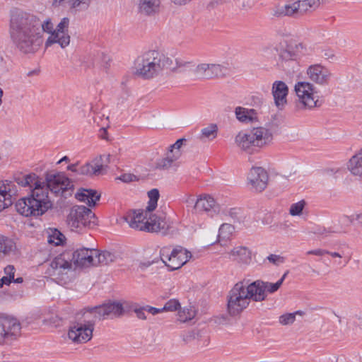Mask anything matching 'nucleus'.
<instances>
[{"instance_id": "393cba45", "label": "nucleus", "mask_w": 362, "mask_h": 362, "mask_svg": "<svg viewBox=\"0 0 362 362\" xmlns=\"http://www.w3.org/2000/svg\"><path fill=\"white\" fill-rule=\"evenodd\" d=\"M288 93L287 85L281 81H275L272 85V95L275 105L279 108H283L286 104V97Z\"/></svg>"}, {"instance_id": "412c9836", "label": "nucleus", "mask_w": 362, "mask_h": 362, "mask_svg": "<svg viewBox=\"0 0 362 362\" xmlns=\"http://www.w3.org/2000/svg\"><path fill=\"white\" fill-rule=\"evenodd\" d=\"M16 195L17 189L13 182L8 180L0 182V211L10 206Z\"/></svg>"}, {"instance_id": "4c0bfd02", "label": "nucleus", "mask_w": 362, "mask_h": 362, "mask_svg": "<svg viewBox=\"0 0 362 362\" xmlns=\"http://www.w3.org/2000/svg\"><path fill=\"white\" fill-rule=\"evenodd\" d=\"M178 310V320L182 322L191 320L196 315V310L192 306L180 308Z\"/></svg>"}, {"instance_id": "f8f14e48", "label": "nucleus", "mask_w": 362, "mask_h": 362, "mask_svg": "<svg viewBox=\"0 0 362 362\" xmlns=\"http://www.w3.org/2000/svg\"><path fill=\"white\" fill-rule=\"evenodd\" d=\"M191 257V252L180 246H177L172 250L168 247L160 250L161 260L170 270L180 269Z\"/></svg>"}, {"instance_id": "dca6fc26", "label": "nucleus", "mask_w": 362, "mask_h": 362, "mask_svg": "<svg viewBox=\"0 0 362 362\" xmlns=\"http://www.w3.org/2000/svg\"><path fill=\"white\" fill-rule=\"evenodd\" d=\"M69 19L63 18L57 25L54 32L50 35L45 42V47H48L57 43L62 48L66 47L70 44V35L68 32Z\"/></svg>"}, {"instance_id": "8fccbe9b", "label": "nucleus", "mask_w": 362, "mask_h": 362, "mask_svg": "<svg viewBox=\"0 0 362 362\" xmlns=\"http://www.w3.org/2000/svg\"><path fill=\"white\" fill-rule=\"evenodd\" d=\"M351 216L354 219V224L356 223L358 226H362V212H357Z\"/></svg>"}, {"instance_id": "2eb2a0df", "label": "nucleus", "mask_w": 362, "mask_h": 362, "mask_svg": "<svg viewBox=\"0 0 362 362\" xmlns=\"http://www.w3.org/2000/svg\"><path fill=\"white\" fill-rule=\"evenodd\" d=\"M20 323L13 318L0 315V344H9L20 335Z\"/></svg>"}, {"instance_id": "6ab92c4d", "label": "nucleus", "mask_w": 362, "mask_h": 362, "mask_svg": "<svg viewBox=\"0 0 362 362\" xmlns=\"http://www.w3.org/2000/svg\"><path fill=\"white\" fill-rule=\"evenodd\" d=\"M268 179L267 171L262 167L252 168L247 176L249 184L257 192H262L267 187Z\"/></svg>"}, {"instance_id": "0e129e2a", "label": "nucleus", "mask_w": 362, "mask_h": 362, "mask_svg": "<svg viewBox=\"0 0 362 362\" xmlns=\"http://www.w3.org/2000/svg\"><path fill=\"white\" fill-rule=\"evenodd\" d=\"M100 136L102 139H107V138H106V136H105V134H106V129H105V128H103H103H101V129H100Z\"/></svg>"}, {"instance_id": "1a4fd4ad", "label": "nucleus", "mask_w": 362, "mask_h": 362, "mask_svg": "<svg viewBox=\"0 0 362 362\" xmlns=\"http://www.w3.org/2000/svg\"><path fill=\"white\" fill-rule=\"evenodd\" d=\"M320 5V0H298L292 4L276 7L273 10V16H299L317 9Z\"/></svg>"}, {"instance_id": "69168bd1", "label": "nucleus", "mask_w": 362, "mask_h": 362, "mask_svg": "<svg viewBox=\"0 0 362 362\" xmlns=\"http://www.w3.org/2000/svg\"><path fill=\"white\" fill-rule=\"evenodd\" d=\"M354 323L362 329V317H358L356 320H354Z\"/></svg>"}, {"instance_id": "f3484780", "label": "nucleus", "mask_w": 362, "mask_h": 362, "mask_svg": "<svg viewBox=\"0 0 362 362\" xmlns=\"http://www.w3.org/2000/svg\"><path fill=\"white\" fill-rule=\"evenodd\" d=\"M93 331V324L88 323V325H83L77 323L70 327L68 337L69 339L75 343H86L92 338Z\"/></svg>"}, {"instance_id": "c85d7f7f", "label": "nucleus", "mask_w": 362, "mask_h": 362, "mask_svg": "<svg viewBox=\"0 0 362 362\" xmlns=\"http://www.w3.org/2000/svg\"><path fill=\"white\" fill-rule=\"evenodd\" d=\"M347 169L354 176L362 177V148L350 158Z\"/></svg>"}, {"instance_id": "423d86ee", "label": "nucleus", "mask_w": 362, "mask_h": 362, "mask_svg": "<svg viewBox=\"0 0 362 362\" xmlns=\"http://www.w3.org/2000/svg\"><path fill=\"white\" fill-rule=\"evenodd\" d=\"M273 133L265 127H253L249 132H240L235 137V145L241 150L252 153L253 148H264L272 144Z\"/></svg>"}, {"instance_id": "f03ea898", "label": "nucleus", "mask_w": 362, "mask_h": 362, "mask_svg": "<svg viewBox=\"0 0 362 362\" xmlns=\"http://www.w3.org/2000/svg\"><path fill=\"white\" fill-rule=\"evenodd\" d=\"M11 35L17 48L24 54L36 52L43 42L40 21L23 12L12 15Z\"/></svg>"}, {"instance_id": "2f4dec72", "label": "nucleus", "mask_w": 362, "mask_h": 362, "mask_svg": "<svg viewBox=\"0 0 362 362\" xmlns=\"http://www.w3.org/2000/svg\"><path fill=\"white\" fill-rule=\"evenodd\" d=\"M181 156L179 151H173L170 149L166 153L165 157L159 159L156 163V168L159 169H168L173 163L177 160Z\"/></svg>"}, {"instance_id": "052dcab7", "label": "nucleus", "mask_w": 362, "mask_h": 362, "mask_svg": "<svg viewBox=\"0 0 362 362\" xmlns=\"http://www.w3.org/2000/svg\"><path fill=\"white\" fill-rule=\"evenodd\" d=\"M175 4L185 5L189 2L191 0H171Z\"/></svg>"}, {"instance_id": "e2e57ef3", "label": "nucleus", "mask_w": 362, "mask_h": 362, "mask_svg": "<svg viewBox=\"0 0 362 362\" xmlns=\"http://www.w3.org/2000/svg\"><path fill=\"white\" fill-rule=\"evenodd\" d=\"M327 255H329L330 256L333 257H342V255L339 253V252H329V253H327Z\"/></svg>"}, {"instance_id": "7ed1b4c3", "label": "nucleus", "mask_w": 362, "mask_h": 362, "mask_svg": "<svg viewBox=\"0 0 362 362\" xmlns=\"http://www.w3.org/2000/svg\"><path fill=\"white\" fill-rule=\"evenodd\" d=\"M97 250L81 248L74 252L66 251L55 257L49 263L46 274L60 281H66L75 267L95 266Z\"/></svg>"}, {"instance_id": "338daca9", "label": "nucleus", "mask_w": 362, "mask_h": 362, "mask_svg": "<svg viewBox=\"0 0 362 362\" xmlns=\"http://www.w3.org/2000/svg\"><path fill=\"white\" fill-rule=\"evenodd\" d=\"M68 160H69V158L67 156H64L62 159H60L59 161H58V163H61L62 162H67Z\"/></svg>"}, {"instance_id": "c9c22d12", "label": "nucleus", "mask_w": 362, "mask_h": 362, "mask_svg": "<svg viewBox=\"0 0 362 362\" xmlns=\"http://www.w3.org/2000/svg\"><path fill=\"white\" fill-rule=\"evenodd\" d=\"M222 213L226 216H229L236 223H245L247 221L246 214L240 208L224 209L222 211Z\"/></svg>"}, {"instance_id": "cd10ccee", "label": "nucleus", "mask_w": 362, "mask_h": 362, "mask_svg": "<svg viewBox=\"0 0 362 362\" xmlns=\"http://www.w3.org/2000/svg\"><path fill=\"white\" fill-rule=\"evenodd\" d=\"M236 119L241 123H253L258 120V115L255 110L245 108L243 107H236L235 109Z\"/></svg>"}, {"instance_id": "de8ad7c7", "label": "nucleus", "mask_w": 362, "mask_h": 362, "mask_svg": "<svg viewBox=\"0 0 362 362\" xmlns=\"http://www.w3.org/2000/svg\"><path fill=\"white\" fill-rule=\"evenodd\" d=\"M327 253H329V251L322 249L309 250L306 252L307 255H313L316 256H323Z\"/></svg>"}, {"instance_id": "a18cd8bd", "label": "nucleus", "mask_w": 362, "mask_h": 362, "mask_svg": "<svg viewBox=\"0 0 362 362\" xmlns=\"http://www.w3.org/2000/svg\"><path fill=\"white\" fill-rule=\"evenodd\" d=\"M90 0H69V3L71 7L81 8H85L88 6Z\"/></svg>"}, {"instance_id": "09e8293b", "label": "nucleus", "mask_w": 362, "mask_h": 362, "mask_svg": "<svg viewBox=\"0 0 362 362\" xmlns=\"http://www.w3.org/2000/svg\"><path fill=\"white\" fill-rule=\"evenodd\" d=\"M253 6V2L251 0H243L238 6L244 11L251 8Z\"/></svg>"}, {"instance_id": "b1692460", "label": "nucleus", "mask_w": 362, "mask_h": 362, "mask_svg": "<svg viewBox=\"0 0 362 362\" xmlns=\"http://www.w3.org/2000/svg\"><path fill=\"white\" fill-rule=\"evenodd\" d=\"M106 165L102 156L95 157L90 162L86 163L79 168V175L93 176L103 174Z\"/></svg>"}, {"instance_id": "6e6d98bb", "label": "nucleus", "mask_w": 362, "mask_h": 362, "mask_svg": "<svg viewBox=\"0 0 362 362\" xmlns=\"http://www.w3.org/2000/svg\"><path fill=\"white\" fill-rule=\"evenodd\" d=\"M134 176L131 174H124L119 177V180L124 182H129L133 180Z\"/></svg>"}, {"instance_id": "7c9ffc66", "label": "nucleus", "mask_w": 362, "mask_h": 362, "mask_svg": "<svg viewBox=\"0 0 362 362\" xmlns=\"http://www.w3.org/2000/svg\"><path fill=\"white\" fill-rule=\"evenodd\" d=\"M75 197L78 201L86 203L89 206H93L100 196L95 190L81 189Z\"/></svg>"}, {"instance_id": "6e6552de", "label": "nucleus", "mask_w": 362, "mask_h": 362, "mask_svg": "<svg viewBox=\"0 0 362 362\" xmlns=\"http://www.w3.org/2000/svg\"><path fill=\"white\" fill-rule=\"evenodd\" d=\"M148 196L149 202L146 209L132 211L124 217V220L132 228L143 230V228L145 227V221L146 218H147L148 214L156 209L159 198L158 190L156 189L150 190L148 192Z\"/></svg>"}, {"instance_id": "603ef678", "label": "nucleus", "mask_w": 362, "mask_h": 362, "mask_svg": "<svg viewBox=\"0 0 362 362\" xmlns=\"http://www.w3.org/2000/svg\"><path fill=\"white\" fill-rule=\"evenodd\" d=\"M145 309H146V311H147L148 313L152 314L153 315H157V314H158L160 313L163 312V310H162V308H156L151 307V306H149V305L146 306Z\"/></svg>"}, {"instance_id": "39448f33", "label": "nucleus", "mask_w": 362, "mask_h": 362, "mask_svg": "<svg viewBox=\"0 0 362 362\" xmlns=\"http://www.w3.org/2000/svg\"><path fill=\"white\" fill-rule=\"evenodd\" d=\"M171 60L156 50L148 51L139 56L134 62V74L144 78H151L168 68Z\"/></svg>"}, {"instance_id": "f257e3e1", "label": "nucleus", "mask_w": 362, "mask_h": 362, "mask_svg": "<svg viewBox=\"0 0 362 362\" xmlns=\"http://www.w3.org/2000/svg\"><path fill=\"white\" fill-rule=\"evenodd\" d=\"M18 184L28 187L30 194L20 199L16 204V211L24 216H38L45 214L52 206L49 192L57 194L69 189L71 182L63 173H49L45 177L29 174L18 179Z\"/></svg>"}, {"instance_id": "ddd939ff", "label": "nucleus", "mask_w": 362, "mask_h": 362, "mask_svg": "<svg viewBox=\"0 0 362 362\" xmlns=\"http://www.w3.org/2000/svg\"><path fill=\"white\" fill-rule=\"evenodd\" d=\"M188 204H194L192 213L194 216L206 213L210 216L221 213V209L219 205L216 204L213 197L207 194L199 196L196 200L189 196L186 200Z\"/></svg>"}, {"instance_id": "f704fd0d", "label": "nucleus", "mask_w": 362, "mask_h": 362, "mask_svg": "<svg viewBox=\"0 0 362 362\" xmlns=\"http://www.w3.org/2000/svg\"><path fill=\"white\" fill-rule=\"evenodd\" d=\"M47 242L49 244L56 246L62 245L66 240V238L59 230L56 228H49L47 231Z\"/></svg>"}, {"instance_id": "37998d69", "label": "nucleus", "mask_w": 362, "mask_h": 362, "mask_svg": "<svg viewBox=\"0 0 362 362\" xmlns=\"http://www.w3.org/2000/svg\"><path fill=\"white\" fill-rule=\"evenodd\" d=\"M40 30L41 31L42 30L44 32L49 33L50 35H52L53 33V32H54V29L53 28V24L52 23V22L49 19H47L43 23H41L40 21Z\"/></svg>"}, {"instance_id": "4d7b16f0", "label": "nucleus", "mask_w": 362, "mask_h": 362, "mask_svg": "<svg viewBox=\"0 0 362 362\" xmlns=\"http://www.w3.org/2000/svg\"><path fill=\"white\" fill-rule=\"evenodd\" d=\"M323 57L327 59H333L334 58V54L332 50H325Z\"/></svg>"}, {"instance_id": "9d476101", "label": "nucleus", "mask_w": 362, "mask_h": 362, "mask_svg": "<svg viewBox=\"0 0 362 362\" xmlns=\"http://www.w3.org/2000/svg\"><path fill=\"white\" fill-rule=\"evenodd\" d=\"M298 105L311 110L320 105L319 96L314 86L308 81H298L294 86Z\"/></svg>"}, {"instance_id": "473e14b6", "label": "nucleus", "mask_w": 362, "mask_h": 362, "mask_svg": "<svg viewBox=\"0 0 362 362\" xmlns=\"http://www.w3.org/2000/svg\"><path fill=\"white\" fill-rule=\"evenodd\" d=\"M16 249V243L13 239L0 235V259L9 255L11 253L13 252Z\"/></svg>"}, {"instance_id": "a211bd4d", "label": "nucleus", "mask_w": 362, "mask_h": 362, "mask_svg": "<svg viewBox=\"0 0 362 362\" xmlns=\"http://www.w3.org/2000/svg\"><path fill=\"white\" fill-rule=\"evenodd\" d=\"M90 312L95 313V317L100 319L113 318L123 314L122 305L119 302H112L90 309Z\"/></svg>"}, {"instance_id": "0eeeda50", "label": "nucleus", "mask_w": 362, "mask_h": 362, "mask_svg": "<svg viewBox=\"0 0 362 362\" xmlns=\"http://www.w3.org/2000/svg\"><path fill=\"white\" fill-rule=\"evenodd\" d=\"M67 224L70 229L81 232L84 228H93L96 225L95 214L84 206H74L67 217Z\"/></svg>"}, {"instance_id": "4468645a", "label": "nucleus", "mask_w": 362, "mask_h": 362, "mask_svg": "<svg viewBox=\"0 0 362 362\" xmlns=\"http://www.w3.org/2000/svg\"><path fill=\"white\" fill-rule=\"evenodd\" d=\"M230 66L228 63H200L194 70V75L200 78L211 79L228 74Z\"/></svg>"}, {"instance_id": "e433bc0d", "label": "nucleus", "mask_w": 362, "mask_h": 362, "mask_svg": "<svg viewBox=\"0 0 362 362\" xmlns=\"http://www.w3.org/2000/svg\"><path fill=\"white\" fill-rule=\"evenodd\" d=\"M97 257L95 258V266L99 264L107 265L114 262L117 259V255L115 253L103 251L100 252L97 250Z\"/></svg>"}, {"instance_id": "bf43d9fd", "label": "nucleus", "mask_w": 362, "mask_h": 362, "mask_svg": "<svg viewBox=\"0 0 362 362\" xmlns=\"http://www.w3.org/2000/svg\"><path fill=\"white\" fill-rule=\"evenodd\" d=\"M67 169L69 170H71L72 172H75V173H77L78 174H79V168L78 169L77 168L76 164H71V165H69L67 167Z\"/></svg>"}, {"instance_id": "79ce46f5", "label": "nucleus", "mask_w": 362, "mask_h": 362, "mask_svg": "<svg viewBox=\"0 0 362 362\" xmlns=\"http://www.w3.org/2000/svg\"><path fill=\"white\" fill-rule=\"evenodd\" d=\"M180 308V303L177 299H170L165 303V305L162 308L163 311L173 312Z\"/></svg>"}, {"instance_id": "aec40b11", "label": "nucleus", "mask_w": 362, "mask_h": 362, "mask_svg": "<svg viewBox=\"0 0 362 362\" xmlns=\"http://www.w3.org/2000/svg\"><path fill=\"white\" fill-rule=\"evenodd\" d=\"M287 273H285L282 277L276 283H269L263 281L261 280H256L252 282V284H255V291H257V293H259V294H257V301L262 302L264 300L267 296V293H272L276 291L281 284H283Z\"/></svg>"}, {"instance_id": "ea45409f", "label": "nucleus", "mask_w": 362, "mask_h": 362, "mask_svg": "<svg viewBox=\"0 0 362 362\" xmlns=\"http://www.w3.org/2000/svg\"><path fill=\"white\" fill-rule=\"evenodd\" d=\"M234 227L231 224L229 223H223L218 230V239L219 240H226L228 239L230 235L234 232Z\"/></svg>"}, {"instance_id": "13d9d810", "label": "nucleus", "mask_w": 362, "mask_h": 362, "mask_svg": "<svg viewBox=\"0 0 362 362\" xmlns=\"http://www.w3.org/2000/svg\"><path fill=\"white\" fill-rule=\"evenodd\" d=\"M11 283L9 279H8L6 276H3L0 279V288L2 287L4 284L9 285Z\"/></svg>"}, {"instance_id": "72a5a7b5", "label": "nucleus", "mask_w": 362, "mask_h": 362, "mask_svg": "<svg viewBox=\"0 0 362 362\" xmlns=\"http://www.w3.org/2000/svg\"><path fill=\"white\" fill-rule=\"evenodd\" d=\"M218 134V127L216 124H209L201 130L199 139L202 141H212L216 138Z\"/></svg>"}, {"instance_id": "a19ab883", "label": "nucleus", "mask_w": 362, "mask_h": 362, "mask_svg": "<svg viewBox=\"0 0 362 362\" xmlns=\"http://www.w3.org/2000/svg\"><path fill=\"white\" fill-rule=\"evenodd\" d=\"M300 313V311H297L294 313H287L282 315L279 317V323L283 325H291L296 320V315Z\"/></svg>"}, {"instance_id": "3c124183", "label": "nucleus", "mask_w": 362, "mask_h": 362, "mask_svg": "<svg viewBox=\"0 0 362 362\" xmlns=\"http://www.w3.org/2000/svg\"><path fill=\"white\" fill-rule=\"evenodd\" d=\"M185 141H186L185 139H177L174 144L170 146V149H173V151H180V148L183 145L184 142H185Z\"/></svg>"}, {"instance_id": "c756f323", "label": "nucleus", "mask_w": 362, "mask_h": 362, "mask_svg": "<svg viewBox=\"0 0 362 362\" xmlns=\"http://www.w3.org/2000/svg\"><path fill=\"white\" fill-rule=\"evenodd\" d=\"M229 258L243 264H248L251 260V252L245 247H235L229 253Z\"/></svg>"}, {"instance_id": "49530a36", "label": "nucleus", "mask_w": 362, "mask_h": 362, "mask_svg": "<svg viewBox=\"0 0 362 362\" xmlns=\"http://www.w3.org/2000/svg\"><path fill=\"white\" fill-rule=\"evenodd\" d=\"M15 268L13 265H8L4 268L5 276L9 281H12L14 278Z\"/></svg>"}, {"instance_id": "5701e85b", "label": "nucleus", "mask_w": 362, "mask_h": 362, "mask_svg": "<svg viewBox=\"0 0 362 362\" xmlns=\"http://www.w3.org/2000/svg\"><path fill=\"white\" fill-rule=\"evenodd\" d=\"M168 227L164 216L149 212L145 221V227L143 228L142 231L157 233L160 230H166Z\"/></svg>"}, {"instance_id": "864d4df0", "label": "nucleus", "mask_w": 362, "mask_h": 362, "mask_svg": "<svg viewBox=\"0 0 362 362\" xmlns=\"http://www.w3.org/2000/svg\"><path fill=\"white\" fill-rule=\"evenodd\" d=\"M328 228H319L315 232L316 234L322 235L323 237H327L329 234L334 233L333 232L328 231Z\"/></svg>"}, {"instance_id": "680f3d73", "label": "nucleus", "mask_w": 362, "mask_h": 362, "mask_svg": "<svg viewBox=\"0 0 362 362\" xmlns=\"http://www.w3.org/2000/svg\"><path fill=\"white\" fill-rule=\"evenodd\" d=\"M103 157V160L105 163H110L111 162V158L112 156L110 154H108L107 156H102Z\"/></svg>"}, {"instance_id": "9b49d317", "label": "nucleus", "mask_w": 362, "mask_h": 362, "mask_svg": "<svg viewBox=\"0 0 362 362\" xmlns=\"http://www.w3.org/2000/svg\"><path fill=\"white\" fill-rule=\"evenodd\" d=\"M300 49H303L301 44H287L285 46H281L280 49L266 48L264 52L266 55L269 54V51H276L279 52V60L277 62L278 66L288 71H294L295 68L298 66L296 59L298 56Z\"/></svg>"}, {"instance_id": "a878e982", "label": "nucleus", "mask_w": 362, "mask_h": 362, "mask_svg": "<svg viewBox=\"0 0 362 362\" xmlns=\"http://www.w3.org/2000/svg\"><path fill=\"white\" fill-rule=\"evenodd\" d=\"M352 224L354 219L351 218V216L342 214L332 221L328 231L339 234L347 233Z\"/></svg>"}, {"instance_id": "20e7f679", "label": "nucleus", "mask_w": 362, "mask_h": 362, "mask_svg": "<svg viewBox=\"0 0 362 362\" xmlns=\"http://www.w3.org/2000/svg\"><path fill=\"white\" fill-rule=\"evenodd\" d=\"M255 284L250 280L237 282L227 296V312L230 316H237L247 309L251 301L258 302Z\"/></svg>"}, {"instance_id": "c03bdc74", "label": "nucleus", "mask_w": 362, "mask_h": 362, "mask_svg": "<svg viewBox=\"0 0 362 362\" xmlns=\"http://www.w3.org/2000/svg\"><path fill=\"white\" fill-rule=\"evenodd\" d=\"M267 259L272 264L274 265H279L284 262V257L279 255L272 254L267 257Z\"/></svg>"}, {"instance_id": "58836bf2", "label": "nucleus", "mask_w": 362, "mask_h": 362, "mask_svg": "<svg viewBox=\"0 0 362 362\" xmlns=\"http://www.w3.org/2000/svg\"><path fill=\"white\" fill-rule=\"evenodd\" d=\"M306 204L305 200L291 204L289 208V214L292 216H300L303 214Z\"/></svg>"}, {"instance_id": "774afa93", "label": "nucleus", "mask_w": 362, "mask_h": 362, "mask_svg": "<svg viewBox=\"0 0 362 362\" xmlns=\"http://www.w3.org/2000/svg\"><path fill=\"white\" fill-rule=\"evenodd\" d=\"M14 282L16 283H22L23 282V278L21 277H19V278H17L16 279H13V280Z\"/></svg>"}, {"instance_id": "5fc2aeb1", "label": "nucleus", "mask_w": 362, "mask_h": 362, "mask_svg": "<svg viewBox=\"0 0 362 362\" xmlns=\"http://www.w3.org/2000/svg\"><path fill=\"white\" fill-rule=\"evenodd\" d=\"M145 311H146L145 307L135 310L136 316L139 319H141V320H145L146 318V315H145Z\"/></svg>"}, {"instance_id": "bb28decb", "label": "nucleus", "mask_w": 362, "mask_h": 362, "mask_svg": "<svg viewBox=\"0 0 362 362\" xmlns=\"http://www.w3.org/2000/svg\"><path fill=\"white\" fill-rule=\"evenodd\" d=\"M160 0H138L137 8L141 15L151 16L160 11Z\"/></svg>"}, {"instance_id": "4be33fe9", "label": "nucleus", "mask_w": 362, "mask_h": 362, "mask_svg": "<svg viewBox=\"0 0 362 362\" xmlns=\"http://www.w3.org/2000/svg\"><path fill=\"white\" fill-rule=\"evenodd\" d=\"M306 74L310 81L321 86L327 84L332 76L331 72L320 64L310 66Z\"/></svg>"}]
</instances>
